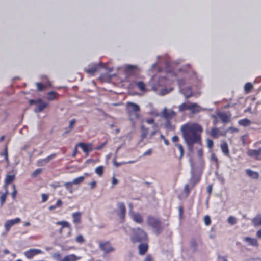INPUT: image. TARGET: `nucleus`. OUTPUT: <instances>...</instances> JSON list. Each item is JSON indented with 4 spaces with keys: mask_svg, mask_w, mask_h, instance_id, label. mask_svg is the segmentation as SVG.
<instances>
[{
    "mask_svg": "<svg viewBox=\"0 0 261 261\" xmlns=\"http://www.w3.org/2000/svg\"><path fill=\"white\" fill-rule=\"evenodd\" d=\"M58 93L54 91H51L47 93V99L49 100H53L57 97Z\"/></svg>",
    "mask_w": 261,
    "mask_h": 261,
    "instance_id": "nucleus-33",
    "label": "nucleus"
},
{
    "mask_svg": "<svg viewBox=\"0 0 261 261\" xmlns=\"http://www.w3.org/2000/svg\"><path fill=\"white\" fill-rule=\"evenodd\" d=\"M99 68V66L98 64H94L91 66H90L88 68H85V71L87 74H90V75H93L95 73H96Z\"/></svg>",
    "mask_w": 261,
    "mask_h": 261,
    "instance_id": "nucleus-17",
    "label": "nucleus"
},
{
    "mask_svg": "<svg viewBox=\"0 0 261 261\" xmlns=\"http://www.w3.org/2000/svg\"><path fill=\"white\" fill-rule=\"evenodd\" d=\"M183 138L188 146L193 148L195 144H201L202 126L197 123L188 122L181 127Z\"/></svg>",
    "mask_w": 261,
    "mask_h": 261,
    "instance_id": "nucleus-1",
    "label": "nucleus"
},
{
    "mask_svg": "<svg viewBox=\"0 0 261 261\" xmlns=\"http://www.w3.org/2000/svg\"><path fill=\"white\" fill-rule=\"evenodd\" d=\"M172 141L173 142L175 143V144L178 143L179 141V138L177 135H174L172 138Z\"/></svg>",
    "mask_w": 261,
    "mask_h": 261,
    "instance_id": "nucleus-59",
    "label": "nucleus"
},
{
    "mask_svg": "<svg viewBox=\"0 0 261 261\" xmlns=\"http://www.w3.org/2000/svg\"><path fill=\"white\" fill-rule=\"evenodd\" d=\"M147 224L154 230L155 234L159 236L164 229L163 223L160 219L152 216L147 217Z\"/></svg>",
    "mask_w": 261,
    "mask_h": 261,
    "instance_id": "nucleus-3",
    "label": "nucleus"
},
{
    "mask_svg": "<svg viewBox=\"0 0 261 261\" xmlns=\"http://www.w3.org/2000/svg\"><path fill=\"white\" fill-rule=\"evenodd\" d=\"M15 175H7L5 179V187L7 188L9 184L15 180Z\"/></svg>",
    "mask_w": 261,
    "mask_h": 261,
    "instance_id": "nucleus-26",
    "label": "nucleus"
},
{
    "mask_svg": "<svg viewBox=\"0 0 261 261\" xmlns=\"http://www.w3.org/2000/svg\"><path fill=\"white\" fill-rule=\"evenodd\" d=\"M207 146L209 148H212L214 146V142L211 139H208L207 141Z\"/></svg>",
    "mask_w": 261,
    "mask_h": 261,
    "instance_id": "nucleus-60",
    "label": "nucleus"
},
{
    "mask_svg": "<svg viewBox=\"0 0 261 261\" xmlns=\"http://www.w3.org/2000/svg\"><path fill=\"white\" fill-rule=\"evenodd\" d=\"M1 155V156H4L5 158V159L7 162H9L8 148L7 145L5 146L4 152L2 153Z\"/></svg>",
    "mask_w": 261,
    "mask_h": 261,
    "instance_id": "nucleus-36",
    "label": "nucleus"
},
{
    "mask_svg": "<svg viewBox=\"0 0 261 261\" xmlns=\"http://www.w3.org/2000/svg\"><path fill=\"white\" fill-rule=\"evenodd\" d=\"M140 107L137 103L130 101L126 103V112L133 124L135 123V121L140 119Z\"/></svg>",
    "mask_w": 261,
    "mask_h": 261,
    "instance_id": "nucleus-2",
    "label": "nucleus"
},
{
    "mask_svg": "<svg viewBox=\"0 0 261 261\" xmlns=\"http://www.w3.org/2000/svg\"><path fill=\"white\" fill-rule=\"evenodd\" d=\"M165 126L166 128H167V129H174V126L171 124V120H166V121L165 124Z\"/></svg>",
    "mask_w": 261,
    "mask_h": 261,
    "instance_id": "nucleus-45",
    "label": "nucleus"
},
{
    "mask_svg": "<svg viewBox=\"0 0 261 261\" xmlns=\"http://www.w3.org/2000/svg\"><path fill=\"white\" fill-rule=\"evenodd\" d=\"M57 225L61 226V228L59 230V233L61 236H63V231L65 229H67V232L65 235V237H69L71 235V228L69 223L66 221H58L56 223Z\"/></svg>",
    "mask_w": 261,
    "mask_h": 261,
    "instance_id": "nucleus-6",
    "label": "nucleus"
},
{
    "mask_svg": "<svg viewBox=\"0 0 261 261\" xmlns=\"http://www.w3.org/2000/svg\"><path fill=\"white\" fill-rule=\"evenodd\" d=\"M36 86L37 87V89L39 91H42L45 88V86L42 83H37L36 84Z\"/></svg>",
    "mask_w": 261,
    "mask_h": 261,
    "instance_id": "nucleus-53",
    "label": "nucleus"
},
{
    "mask_svg": "<svg viewBox=\"0 0 261 261\" xmlns=\"http://www.w3.org/2000/svg\"><path fill=\"white\" fill-rule=\"evenodd\" d=\"M244 241L248 243V244L252 246L258 247V243L257 240L255 238H251L250 237H245Z\"/></svg>",
    "mask_w": 261,
    "mask_h": 261,
    "instance_id": "nucleus-23",
    "label": "nucleus"
},
{
    "mask_svg": "<svg viewBox=\"0 0 261 261\" xmlns=\"http://www.w3.org/2000/svg\"><path fill=\"white\" fill-rule=\"evenodd\" d=\"M252 223L254 226H261V215H257L252 219Z\"/></svg>",
    "mask_w": 261,
    "mask_h": 261,
    "instance_id": "nucleus-29",
    "label": "nucleus"
},
{
    "mask_svg": "<svg viewBox=\"0 0 261 261\" xmlns=\"http://www.w3.org/2000/svg\"><path fill=\"white\" fill-rule=\"evenodd\" d=\"M144 261H152V257L150 255L146 256V257L144 259Z\"/></svg>",
    "mask_w": 261,
    "mask_h": 261,
    "instance_id": "nucleus-63",
    "label": "nucleus"
},
{
    "mask_svg": "<svg viewBox=\"0 0 261 261\" xmlns=\"http://www.w3.org/2000/svg\"><path fill=\"white\" fill-rule=\"evenodd\" d=\"M42 172V169H37L31 174V176L34 178L36 177L38 174H40Z\"/></svg>",
    "mask_w": 261,
    "mask_h": 261,
    "instance_id": "nucleus-46",
    "label": "nucleus"
},
{
    "mask_svg": "<svg viewBox=\"0 0 261 261\" xmlns=\"http://www.w3.org/2000/svg\"><path fill=\"white\" fill-rule=\"evenodd\" d=\"M141 138L142 139H144L148 134V128L146 127L144 125H142L141 127Z\"/></svg>",
    "mask_w": 261,
    "mask_h": 261,
    "instance_id": "nucleus-30",
    "label": "nucleus"
},
{
    "mask_svg": "<svg viewBox=\"0 0 261 261\" xmlns=\"http://www.w3.org/2000/svg\"><path fill=\"white\" fill-rule=\"evenodd\" d=\"M246 174L253 179H257L259 178V175L257 172L253 171L251 169H248L245 170Z\"/></svg>",
    "mask_w": 261,
    "mask_h": 261,
    "instance_id": "nucleus-22",
    "label": "nucleus"
},
{
    "mask_svg": "<svg viewBox=\"0 0 261 261\" xmlns=\"http://www.w3.org/2000/svg\"><path fill=\"white\" fill-rule=\"evenodd\" d=\"M251 123V121L248 118H244L238 121V124L242 126L247 127Z\"/></svg>",
    "mask_w": 261,
    "mask_h": 261,
    "instance_id": "nucleus-28",
    "label": "nucleus"
},
{
    "mask_svg": "<svg viewBox=\"0 0 261 261\" xmlns=\"http://www.w3.org/2000/svg\"><path fill=\"white\" fill-rule=\"evenodd\" d=\"M152 153V149L150 148L148 149L146 151H145L143 155H142V156H145L147 155H150Z\"/></svg>",
    "mask_w": 261,
    "mask_h": 261,
    "instance_id": "nucleus-57",
    "label": "nucleus"
},
{
    "mask_svg": "<svg viewBox=\"0 0 261 261\" xmlns=\"http://www.w3.org/2000/svg\"><path fill=\"white\" fill-rule=\"evenodd\" d=\"M189 110L193 113H197L202 110V108L197 103H192L189 105Z\"/></svg>",
    "mask_w": 261,
    "mask_h": 261,
    "instance_id": "nucleus-18",
    "label": "nucleus"
},
{
    "mask_svg": "<svg viewBox=\"0 0 261 261\" xmlns=\"http://www.w3.org/2000/svg\"><path fill=\"white\" fill-rule=\"evenodd\" d=\"M179 111L180 112H182L186 111L187 110H189V105H187L186 103H182L180 104L178 106Z\"/></svg>",
    "mask_w": 261,
    "mask_h": 261,
    "instance_id": "nucleus-38",
    "label": "nucleus"
},
{
    "mask_svg": "<svg viewBox=\"0 0 261 261\" xmlns=\"http://www.w3.org/2000/svg\"><path fill=\"white\" fill-rule=\"evenodd\" d=\"M147 239V234L141 229L137 228L133 229L130 240L132 243H142Z\"/></svg>",
    "mask_w": 261,
    "mask_h": 261,
    "instance_id": "nucleus-4",
    "label": "nucleus"
},
{
    "mask_svg": "<svg viewBox=\"0 0 261 261\" xmlns=\"http://www.w3.org/2000/svg\"><path fill=\"white\" fill-rule=\"evenodd\" d=\"M222 133L220 129L217 127H214L211 130V135L213 138H218L219 136L222 135Z\"/></svg>",
    "mask_w": 261,
    "mask_h": 261,
    "instance_id": "nucleus-27",
    "label": "nucleus"
},
{
    "mask_svg": "<svg viewBox=\"0 0 261 261\" xmlns=\"http://www.w3.org/2000/svg\"><path fill=\"white\" fill-rule=\"evenodd\" d=\"M56 156V154L55 153H53V154H51L50 155H49V156H48L47 157L44 158V159H43V161L44 162V163L45 164H46L47 163H48L51 160H52L53 158H55Z\"/></svg>",
    "mask_w": 261,
    "mask_h": 261,
    "instance_id": "nucleus-42",
    "label": "nucleus"
},
{
    "mask_svg": "<svg viewBox=\"0 0 261 261\" xmlns=\"http://www.w3.org/2000/svg\"><path fill=\"white\" fill-rule=\"evenodd\" d=\"M221 149L223 154L227 157L230 158V151L228 143L226 142H223L220 144Z\"/></svg>",
    "mask_w": 261,
    "mask_h": 261,
    "instance_id": "nucleus-14",
    "label": "nucleus"
},
{
    "mask_svg": "<svg viewBox=\"0 0 261 261\" xmlns=\"http://www.w3.org/2000/svg\"><path fill=\"white\" fill-rule=\"evenodd\" d=\"M135 85L141 91H146V88L145 87V85L144 84V83L143 82H142V81H139V82H136L135 83Z\"/></svg>",
    "mask_w": 261,
    "mask_h": 261,
    "instance_id": "nucleus-32",
    "label": "nucleus"
},
{
    "mask_svg": "<svg viewBox=\"0 0 261 261\" xmlns=\"http://www.w3.org/2000/svg\"><path fill=\"white\" fill-rule=\"evenodd\" d=\"M21 222V219L19 218H16L14 219L8 220L6 221L4 227L7 232H8L11 230V228L15 225L20 223Z\"/></svg>",
    "mask_w": 261,
    "mask_h": 261,
    "instance_id": "nucleus-7",
    "label": "nucleus"
},
{
    "mask_svg": "<svg viewBox=\"0 0 261 261\" xmlns=\"http://www.w3.org/2000/svg\"><path fill=\"white\" fill-rule=\"evenodd\" d=\"M107 141L106 140L105 142H103V143H102L101 144H100L99 145L95 147L94 148V150H99L101 149L107 144Z\"/></svg>",
    "mask_w": 261,
    "mask_h": 261,
    "instance_id": "nucleus-51",
    "label": "nucleus"
},
{
    "mask_svg": "<svg viewBox=\"0 0 261 261\" xmlns=\"http://www.w3.org/2000/svg\"><path fill=\"white\" fill-rule=\"evenodd\" d=\"M211 160L214 161L216 164H218V160L215 153H212L211 156Z\"/></svg>",
    "mask_w": 261,
    "mask_h": 261,
    "instance_id": "nucleus-54",
    "label": "nucleus"
},
{
    "mask_svg": "<svg viewBox=\"0 0 261 261\" xmlns=\"http://www.w3.org/2000/svg\"><path fill=\"white\" fill-rule=\"evenodd\" d=\"M175 146L177 147L178 148V149L180 151V157H179V159L180 160H181L183 156H184V147L182 146V145L181 144H179V143H175Z\"/></svg>",
    "mask_w": 261,
    "mask_h": 261,
    "instance_id": "nucleus-34",
    "label": "nucleus"
},
{
    "mask_svg": "<svg viewBox=\"0 0 261 261\" xmlns=\"http://www.w3.org/2000/svg\"><path fill=\"white\" fill-rule=\"evenodd\" d=\"M247 154L249 157L254 158L256 160L261 161V156L258 149H248Z\"/></svg>",
    "mask_w": 261,
    "mask_h": 261,
    "instance_id": "nucleus-13",
    "label": "nucleus"
},
{
    "mask_svg": "<svg viewBox=\"0 0 261 261\" xmlns=\"http://www.w3.org/2000/svg\"><path fill=\"white\" fill-rule=\"evenodd\" d=\"M73 222L74 224H79L81 222V213L80 212L73 213L72 214Z\"/></svg>",
    "mask_w": 261,
    "mask_h": 261,
    "instance_id": "nucleus-24",
    "label": "nucleus"
},
{
    "mask_svg": "<svg viewBox=\"0 0 261 261\" xmlns=\"http://www.w3.org/2000/svg\"><path fill=\"white\" fill-rule=\"evenodd\" d=\"M146 122L148 124H153V127L156 128L158 127V123L154 122L153 118H150L146 119Z\"/></svg>",
    "mask_w": 261,
    "mask_h": 261,
    "instance_id": "nucleus-44",
    "label": "nucleus"
},
{
    "mask_svg": "<svg viewBox=\"0 0 261 261\" xmlns=\"http://www.w3.org/2000/svg\"><path fill=\"white\" fill-rule=\"evenodd\" d=\"M191 189H191V187H190V184H187V185H186L185 186V187H184V192L185 193V197H188L189 196Z\"/></svg>",
    "mask_w": 261,
    "mask_h": 261,
    "instance_id": "nucleus-39",
    "label": "nucleus"
},
{
    "mask_svg": "<svg viewBox=\"0 0 261 261\" xmlns=\"http://www.w3.org/2000/svg\"><path fill=\"white\" fill-rule=\"evenodd\" d=\"M99 249L103 252L105 254H108L115 251V249L113 247L110 241H100L98 242Z\"/></svg>",
    "mask_w": 261,
    "mask_h": 261,
    "instance_id": "nucleus-5",
    "label": "nucleus"
},
{
    "mask_svg": "<svg viewBox=\"0 0 261 261\" xmlns=\"http://www.w3.org/2000/svg\"><path fill=\"white\" fill-rule=\"evenodd\" d=\"M135 69H137V67L133 65H127L125 67V70L127 73H132Z\"/></svg>",
    "mask_w": 261,
    "mask_h": 261,
    "instance_id": "nucleus-40",
    "label": "nucleus"
},
{
    "mask_svg": "<svg viewBox=\"0 0 261 261\" xmlns=\"http://www.w3.org/2000/svg\"><path fill=\"white\" fill-rule=\"evenodd\" d=\"M201 176L199 174H196L194 173H192V176L190 180V186L191 189H193L195 186L200 182Z\"/></svg>",
    "mask_w": 261,
    "mask_h": 261,
    "instance_id": "nucleus-11",
    "label": "nucleus"
},
{
    "mask_svg": "<svg viewBox=\"0 0 261 261\" xmlns=\"http://www.w3.org/2000/svg\"><path fill=\"white\" fill-rule=\"evenodd\" d=\"M253 88V86L250 83H246L244 86L245 90L248 92Z\"/></svg>",
    "mask_w": 261,
    "mask_h": 261,
    "instance_id": "nucleus-47",
    "label": "nucleus"
},
{
    "mask_svg": "<svg viewBox=\"0 0 261 261\" xmlns=\"http://www.w3.org/2000/svg\"><path fill=\"white\" fill-rule=\"evenodd\" d=\"M84 179H85L84 176H80V177H78L74 179L72 182H66L64 186L66 187V188H68V186H70V187L71 188L72 185L80 184L82 183V182H83Z\"/></svg>",
    "mask_w": 261,
    "mask_h": 261,
    "instance_id": "nucleus-15",
    "label": "nucleus"
},
{
    "mask_svg": "<svg viewBox=\"0 0 261 261\" xmlns=\"http://www.w3.org/2000/svg\"><path fill=\"white\" fill-rule=\"evenodd\" d=\"M80 258L81 257H77L74 254H71L64 257L62 261H76L79 260Z\"/></svg>",
    "mask_w": 261,
    "mask_h": 261,
    "instance_id": "nucleus-25",
    "label": "nucleus"
},
{
    "mask_svg": "<svg viewBox=\"0 0 261 261\" xmlns=\"http://www.w3.org/2000/svg\"><path fill=\"white\" fill-rule=\"evenodd\" d=\"M37 164L38 166H43L45 165L43 159L38 160Z\"/></svg>",
    "mask_w": 261,
    "mask_h": 261,
    "instance_id": "nucleus-61",
    "label": "nucleus"
},
{
    "mask_svg": "<svg viewBox=\"0 0 261 261\" xmlns=\"http://www.w3.org/2000/svg\"><path fill=\"white\" fill-rule=\"evenodd\" d=\"M139 254L143 255L148 250V245L146 243L140 244L138 246Z\"/></svg>",
    "mask_w": 261,
    "mask_h": 261,
    "instance_id": "nucleus-21",
    "label": "nucleus"
},
{
    "mask_svg": "<svg viewBox=\"0 0 261 261\" xmlns=\"http://www.w3.org/2000/svg\"><path fill=\"white\" fill-rule=\"evenodd\" d=\"M63 201L59 199L58 200V201H57L55 205H50L48 207V210L50 211H52L56 209L57 208L61 207L63 205Z\"/></svg>",
    "mask_w": 261,
    "mask_h": 261,
    "instance_id": "nucleus-31",
    "label": "nucleus"
},
{
    "mask_svg": "<svg viewBox=\"0 0 261 261\" xmlns=\"http://www.w3.org/2000/svg\"><path fill=\"white\" fill-rule=\"evenodd\" d=\"M131 217L133 221L137 224H141L143 222V218L139 213H133Z\"/></svg>",
    "mask_w": 261,
    "mask_h": 261,
    "instance_id": "nucleus-20",
    "label": "nucleus"
},
{
    "mask_svg": "<svg viewBox=\"0 0 261 261\" xmlns=\"http://www.w3.org/2000/svg\"><path fill=\"white\" fill-rule=\"evenodd\" d=\"M228 130H230L231 133H236L239 132L238 128L234 127H229L228 128Z\"/></svg>",
    "mask_w": 261,
    "mask_h": 261,
    "instance_id": "nucleus-62",
    "label": "nucleus"
},
{
    "mask_svg": "<svg viewBox=\"0 0 261 261\" xmlns=\"http://www.w3.org/2000/svg\"><path fill=\"white\" fill-rule=\"evenodd\" d=\"M118 208L117 215L122 220H124L126 214V207L124 202H118L117 204Z\"/></svg>",
    "mask_w": 261,
    "mask_h": 261,
    "instance_id": "nucleus-9",
    "label": "nucleus"
},
{
    "mask_svg": "<svg viewBox=\"0 0 261 261\" xmlns=\"http://www.w3.org/2000/svg\"><path fill=\"white\" fill-rule=\"evenodd\" d=\"M37 104V105L34 110L36 113L41 112L48 106V103L43 102L42 99L41 101H38Z\"/></svg>",
    "mask_w": 261,
    "mask_h": 261,
    "instance_id": "nucleus-19",
    "label": "nucleus"
},
{
    "mask_svg": "<svg viewBox=\"0 0 261 261\" xmlns=\"http://www.w3.org/2000/svg\"><path fill=\"white\" fill-rule=\"evenodd\" d=\"M95 172L99 176H101L103 173V167L102 166H98L95 169Z\"/></svg>",
    "mask_w": 261,
    "mask_h": 261,
    "instance_id": "nucleus-37",
    "label": "nucleus"
},
{
    "mask_svg": "<svg viewBox=\"0 0 261 261\" xmlns=\"http://www.w3.org/2000/svg\"><path fill=\"white\" fill-rule=\"evenodd\" d=\"M218 261H227V259L225 257H223V256H219L218 257Z\"/></svg>",
    "mask_w": 261,
    "mask_h": 261,
    "instance_id": "nucleus-64",
    "label": "nucleus"
},
{
    "mask_svg": "<svg viewBox=\"0 0 261 261\" xmlns=\"http://www.w3.org/2000/svg\"><path fill=\"white\" fill-rule=\"evenodd\" d=\"M43 252L40 249H31L24 252V255L28 259H31L33 257L38 255V254H42Z\"/></svg>",
    "mask_w": 261,
    "mask_h": 261,
    "instance_id": "nucleus-8",
    "label": "nucleus"
},
{
    "mask_svg": "<svg viewBox=\"0 0 261 261\" xmlns=\"http://www.w3.org/2000/svg\"><path fill=\"white\" fill-rule=\"evenodd\" d=\"M190 245L192 248L194 249H196L197 244V242L195 239H193L190 243Z\"/></svg>",
    "mask_w": 261,
    "mask_h": 261,
    "instance_id": "nucleus-56",
    "label": "nucleus"
},
{
    "mask_svg": "<svg viewBox=\"0 0 261 261\" xmlns=\"http://www.w3.org/2000/svg\"><path fill=\"white\" fill-rule=\"evenodd\" d=\"M38 101H41V99L38 98L37 100L31 99L29 100V103L30 105H32L38 103Z\"/></svg>",
    "mask_w": 261,
    "mask_h": 261,
    "instance_id": "nucleus-58",
    "label": "nucleus"
},
{
    "mask_svg": "<svg viewBox=\"0 0 261 261\" xmlns=\"http://www.w3.org/2000/svg\"><path fill=\"white\" fill-rule=\"evenodd\" d=\"M227 221H228V222L229 223V224H230L231 225H233L236 224L237 223L236 218L232 216H230V217H229Z\"/></svg>",
    "mask_w": 261,
    "mask_h": 261,
    "instance_id": "nucleus-43",
    "label": "nucleus"
},
{
    "mask_svg": "<svg viewBox=\"0 0 261 261\" xmlns=\"http://www.w3.org/2000/svg\"><path fill=\"white\" fill-rule=\"evenodd\" d=\"M204 223L206 226H209L211 223V219L208 215L205 216L204 218Z\"/></svg>",
    "mask_w": 261,
    "mask_h": 261,
    "instance_id": "nucleus-48",
    "label": "nucleus"
},
{
    "mask_svg": "<svg viewBox=\"0 0 261 261\" xmlns=\"http://www.w3.org/2000/svg\"><path fill=\"white\" fill-rule=\"evenodd\" d=\"M78 146L82 149L83 151L86 154V156H88L89 152L93 149L92 143L87 144L83 142H80L78 144Z\"/></svg>",
    "mask_w": 261,
    "mask_h": 261,
    "instance_id": "nucleus-10",
    "label": "nucleus"
},
{
    "mask_svg": "<svg viewBox=\"0 0 261 261\" xmlns=\"http://www.w3.org/2000/svg\"><path fill=\"white\" fill-rule=\"evenodd\" d=\"M217 116L219 117L222 122L227 123L230 121L231 115L225 112H220L217 113Z\"/></svg>",
    "mask_w": 261,
    "mask_h": 261,
    "instance_id": "nucleus-12",
    "label": "nucleus"
},
{
    "mask_svg": "<svg viewBox=\"0 0 261 261\" xmlns=\"http://www.w3.org/2000/svg\"><path fill=\"white\" fill-rule=\"evenodd\" d=\"M41 197H42V202L44 203L47 201L49 196L48 194H42Z\"/></svg>",
    "mask_w": 261,
    "mask_h": 261,
    "instance_id": "nucleus-55",
    "label": "nucleus"
},
{
    "mask_svg": "<svg viewBox=\"0 0 261 261\" xmlns=\"http://www.w3.org/2000/svg\"><path fill=\"white\" fill-rule=\"evenodd\" d=\"M8 193L9 191L8 189L7 188L6 192L4 194H3L0 198L1 204L2 206H3L5 202H6L7 196Z\"/></svg>",
    "mask_w": 261,
    "mask_h": 261,
    "instance_id": "nucleus-35",
    "label": "nucleus"
},
{
    "mask_svg": "<svg viewBox=\"0 0 261 261\" xmlns=\"http://www.w3.org/2000/svg\"><path fill=\"white\" fill-rule=\"evenodd\" d=\"M173 90V88H163L160 91V94L162 95H164L170 92Z\"/></svg>",
    "mask_w": 261,
    "mask_h": 261,
    "instance_id": "nucleus-41",
    "label": "nucleus"
},
{
    "mask_svg": "<svg viewBox=\"0 0 261 261\" xmlns=\"http://www.w3.org/2000/svg\"><path fill=\"white\" fill-rule=\"evenodd\" d=\"M163 114L166 120H171L176 116V113L173 110L168 111L165 109L163 111Z\"/></svg>",
    "mask_w": 261,
    "mask_h": 261,
    "instance_id": "nucleus-16",
    "label": "nucleus"
},
{
    "mask_svg": "<svg viewBox=\"0 0 261 261\" xmlns=\"http://www.w3.org/2000/svg\"><path fill=\"white\" fill-rule=\"evenodd\" d=\"M13 191L12 193V197L13 199H15L17 193V191L16 188V186L14 184L13 185Z\"/></svg>",
    "mask_w": 261,
    "mask_h": 261,
    "instance_id": "nucleus-52",
    "label": "nucleus"
},
{
    "mask_svg": "<svg viewBox=\"0 0 261 261\" xmlns=\"http://www.w3.org/2000/svg\"><path fill=\"white\" fill-rule=\"evenodd\" d=\"M75 241L77 243L82 244L84 242L85 240L83 237L82 235H79L76 237Z\"/></svg>",
    "mask_w": 261,
    "mask_h": 261,
    "instance_id": "nucleus-49",
    "label": "nucleus"
},
{
    "mask_svg": "<svg viewBox=\"0 0 261 261\" xmlns=\"http://www.w3.org/2000/svg\"><path fill=\"white\" fill-rule=\"evenodd\" d=\"M76 122V120L75 119H71L70 122H69V130H71L73 128L74 126V124Z\"/></svg>",
    "mask_w": 261,
    "mask_h": 261,
    "instance_id": "nucleus-50",
    "label": "nucleus"
}]
</instances>
